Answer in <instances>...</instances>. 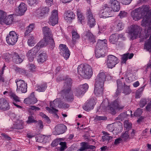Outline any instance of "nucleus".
Instances as JSON below:
<instances>
[{
	"label": "nucleus",
	"mask_w": 151,
	"mask_h": 151,
	"mask_svg": "<svg viewBox=\"0 0 151 151\" xmlns=\"http://www.w3.org/2000/svg\"><path fill=\"white\" fill-rule=\"evenodd\" d=\"M11 55L8 53L4 54L3 56V58L6 61L9 60L10 59Z\"/></svg>",
	"instance_id": "nucleus-58"
},
{
	"label": "nucleus",
	"mask_w": 151,
	"mask_h": 151,
	"mask_svg": "<svg viewBox=\"0 0 151 151\" xmlns=\"http://www.w3.org/2000/svg\"><path fill=\"white\" fill-rule=\"evenodd\" d=\"M75 15L74 13L70 11H67L64 14V19L67 22H70L74 19Z\"/></svg>",
	"instance_id": "nucleus-28"
},
{
	"label": "nucleus",
	"mask_w": 151,
	"mask_h": 151,
	"mask_svg": "<svg viewBox=\"0 0 151 151\" xmlns=\"http://www.w3.org/2000/svg\"><path fill=\"white\" fill-rule=\"evenodd\" d=\"M83 37L89 41L93 42L95 41V37L93 34L90 32H88L83 34Z\"/></svg>",
	"instance_id": "nucleus-36"
},
{
	"label": "nucleus",
	"mask_w": 151,
	"mask_h": 151,
	"mask_svg": "<svg viewBox=\"0 0 151 151\" xmlns=\"http://www.w3.org/2000/svg\"><path fill=\"white\" fill-rule=\"evenodd\" d=\"M151 108V100L150 102L146 106V110L148 111H150V109Z\"/></svg>",
	"instance_id": "nucleus-63"
},
{
	"label": "nucleus",
	"mask_w": 151,
	"mask_h": 151,
	"mask_svg": "<svg viewBox=\"0 0 151 151\" xmlns=\"http://www.w3.org/2000/svg\"><path fill=\"white\" fill-rule=\"evenodd\" d=\"M118 88L122 87V83L120 80H118L117 81Z\"/></svg>",
	"instance_id": "nucleus-60"
},
{
	"label": "nucleus",
	"mask_w": 151,
	"mask_h": 151,
	"mask_svg": "<svg viewBox=\"0 0 151 151\" xmlns=\"http://www.w3.org/2000/svg\"><path fill=\"white\" fill-rule=\"evenodd\" d=\"M72 40L73 44L75 43L76 41L80 38V36L76 30H73L72 31Z\"/></svg>",
	"instance_id": "nucleus-38"
},
{
	"label": "nucleus",
	"mask_w": 151,
	"mask_h": 151,
	"mask_svg": "<svg viewBox=\"0 0 151 151\" xmlns=\"http://www.w3.org/2000/svg\"><path fill=\"white\" fill-rule=\"evenodd\" d=\"M45 45L43 44L42 42H39L36 46L28 51L27 53V56L30 62L33 60L34 58L36 57V53L40 48L45 47Z\"/></svg>",
	"instance_id": "nucleus-5"
},
{
	"label": "nucleus",
	"mask_w": 151,
	"mask_h": 151,
	"mask_svg": "<svg viewBox=\"0 0 151 151\" xmlns=\"http://www.w3.org/2000/svg\"><path fill=\"white\" fill-rule=\"evenodd\" d=\"M27 109L29 112L31 113L32 112L33 110H35V111H39L40 110L39 107L34 106H30L29 107L27 108Z\"/></svg>",
	"instance_id": "nucleus-46"
},
{
	"label": "nucleus",
	"mask_w": 151,
	"mask_h": 151,
	"mask_svg": "<svg viewBox=\"0 0 151 151\" xmlns=\"http://www.w3.org/2000/svg\"><path fill=\"white\" fill-rule=\"evenodd\" d=\"M104 86L101 84L95 83L94 93L97 96H101L103 95L104 91Z\"/></svg>",
	"instance_id": "nucleus-21"
},
{
	"label": "nucleus",
	"mask_w": 151,
	"mask_h": 151,
	"mask_svg": "<svg viewBox=\"0 0 151 151\" xmlns=\"http://www.w3.org/2000/svg\"><path fill=\"white\" fill-rule=\"evenodd\" d=\"M42 31L44 34V39L40 42H42L45 44V47L47 46L50 49H53L55 44L50 28L47 27H44L42 28Z\"/></svg>",
	"instance_id": "nucleus-2"
},
{
	"label": "nucleus",
	"mask_w": 151,
	"mask_h": 151,
	"mask_svg": "<svg viewBox=\"0 0 151 151\" xmlns=\"http://www.w3.org/2000/svg\"><path fill=\"white\" fill-rule=\"evenodd\" d=\"M106 78V75L105 73L102 70H101L97 76L95 83L101 84V86L104 85Z\"/></svg>",
	"instance_id": "nucleus-17"
},
{
	"label": "nucleus",
	"mask_w": 151,
	"mask_h": 151,
	"mask_svg": "<svg viewBox=\"0 0 151 151\" xmlns=\"http://www.w3.org/2000/svg\"><path fill=\"white\" fill-rule=\"evenodd\" d=\"M141 30L139 27L136 25H132L128 28V32L132 40H134L139 35Z\"/></svg>",
	"instance_id": "nucleus-6"
},
{
	"label": "nucleus",
	"mask_w": 151,
	"mask_h": 151,
	"mask_svg": "<svg viewBox=\"0 0 151 151\" xmlns=\"http://www.w3.org/2000/svg\"><path fill=\"white\" fill-rule=\"evenodd\" d=\"M48 57L45 53H41L38 56L37 61L39 63H42L45 62L47 60Z\"/></svg>",
	"instance_id": "nucleus-37"
},
{
	"label": "nucleus",
	"mask_w": 151,
	"mask_h": 151,
	"mask_svg": "<svg viewBox=\"0 0 151 151\" xmlns=\"http://www.w3.org/2000/svg\"><path fill=\"white\" fill-rule=\"evenodd\" d=\"M103 134L105 135L102 137V139L103 142L105 141H109V140L111 139L112 137L111 136H109V134L107 132H103Z\"/></svg>",
	"instance_id": "nucleus-42"
},
{
	"label": "nucleus",
	"mask_w": 151,
	"mask_h": 151,
	"mask_svg": "<svg viewBox=\"0 0 151 151\" xmlns=\"http://www.w3.org/2000/svg\"><path fill=\"white\" fill-rule=\"evenodd\" d=\"M10 106L8 101L4 98L0 99V109L3 111L9 110Z\"/></svg>",
	"instance_id": "nucleus-23"
},
{
	"label": "nucleus",
	"mask_w": 151,
	"mask_h": 151,
	"mask_svg": "<svg viewBox=\"0 0 151 151\" xmlns=\"http://www.w3.org/2000/svg\"><path fill=\"white\" fill-rule=\"evenodd\" d=\"M148 28L146 33L145 38H147L149 35L150 37L149 38L145 41L144 48L147 51H149L151 50V27L150 26V25Z\"/></svg>",
	"instance_id": "nucleus-15"
},
{
	"label": "nucleus",
	"mask_w": 151,
	"mask_h": 151,
	"mask_svg": "<svg viewBox=\"0 0 151 151\" xmlns=\"http://www.w3.org/2000/svg\"><path fill=\"white\" fill-rule=\"evenodd\" d=\"M35 122V120L34 116L32 115L28 117V119L27 121L28 123H30Z\"/></svg>",
	"instance_id": "nucleus-54"
},
{
	"label": "nucleus",
	"mask_w": 151,
	"mask_h": 151,
	"mask_svg": "<svg viewBox=\"0 0 151 151\" xmlns=\"http://www.w3.org/2000/svg\"><path fill=\"white\" fill-rule=\"evenodd\" d=\"M34 27V24H30L28 27H27V29L24 33L25 36H27L29 33L31 32Z\"/></svg>",
	"instance_id": "nucleus-43"
},
{
	"label": "nucleus",
	"mask_w": 151,
	"mask_h": 151,
	"mask_svg": "<svg viewBox=\"0 0 151 151\" xmlns=\"http://www.w3.org/2000/svg\"><path fill=\"white\" fill-rule=\"evenodd\" d=\"M124 35L122 34H114L111 35L109 38V42L112 44H116L120 38H123Z\"/></svg>",
	"instance_id": "nucleus-22"
},
{
	"label": "nucleus",
	"mask_w": 151,
	"mask_h": 151,
	"mask_svg": "<svg viewBox=\"0 0 151 151\" xmlns=\"http://www.w3.org/2000/svg\"><path fill=\"white\" fill-rule=\"evenodd\" d=\"M34 39V37L32 35H29L27 41V43L29 46H32L34 45L35 42Z\"/></svg>",
	"instance_id": "nucleus-41"
},
{
	"label": "nucleus",
	"mask_w": 151,
	"mask_h": 151,
	"mask_svg": "<svg viewBox=\"0 0 151 151\" xmlns=\"http://www.w3.org/2000/svg\"><path fill=\"white\" fill-rule=\"evenodd\" d=\"M132 124L128 120L125 121L124 123V127L127 130L129 131V129L132 127Z\"/></svg>",
	"instance_id": "nucleus-45"
},
{
	"label": "nucleus",
	"mask_w": 151,
	"mask_h": 151,
	"mask_svg": "<svg viewBox=\"0 0 151 151\" xmlns=\"http://www.w3.org/2000/svg\"><path fill=\"white\" fill-rule=\"evenodd\" d=\"M86 16L87 24L91 28L93 27L96 24V20L90 9L87 10Z\"/></svg>",
	"instance_id": "nucleus-9"
},
{
	"label": "nucleus",
	"mask_w": 151,
	"mask_h": 151,
	"mask_svg": "<svg viewBox=\"0 0 151 151\" xmlns=\"http://www.w3.org/2000/svg\"><path fill=\"white\" fill-rule=\"evenodd\" d=\"M113 9L111 7L106 4H104L99 13V16L101 18H107L111 17Z\"/></svg>",
	"instance_id": "nucleus-7"
},
{
	"label": "nucleus",
	"mask_w": 151,
	"mask_h": 151,
	"mask_svg": "<svg viewBox=\"0 0 151 151\" xmlns=\"http://www.w3.org/2000/svg\"><path fill=\"white\" fill-rule=\"evenodd\" d=\"M127 12L124 11H121L119 14V16L122 18L127 16Z\"/></svg>",
	"instance_id": "nucleus-57"
},
{
	"label": "nucleus",
	"mask_w": 151,
	"mask_h": 151,
	"mask_svg": "<svg viewBox=\"0 0 151 151\" xmlns=\"http://www.w3.org/2000/svg\"><path fill=\"white\" fill-rule=\"evenodd\" d=\"M123 92L126 94H128L131 92V91L129 87L127 86H124V90Z\"/></svg>",
	"instance_id": "nucleus-51"
},
{
	"label": "nucleus",
	"mask_w": 151,
	"mask_h": 151,
	"mask_svg": "<svg viewBox=\"0 0 151 151\" xmlns=\"http://www.w3.org/2000/svg\"><path fill=\"white\" fill-rule=\"evenodd\" d=\"M66 129V126L63 124H58L55 127L53 133L56 135L62 134L65 132Z\"/></svg>",
	"instance_id": "nucleus-19"
},
{
	"label": "nucleus",
	"mask_w": 151,
	"mask_h": 151,
	"mask_svg": "<svg viewBox=\"0 0 151 151\" xmlns=\"http://www.w3.org/2000/svg\"><path fill=\"white\" fill-rule=\"evenodd\" d=\"M78 72L81 76L88 78L91 77L93 74L91 67L87 64H81L78 67Z\"/></svg>",
	"instance_id": "nucleus-4"
},
{
	"label": "nucleus",
	"mask_w": 151,
	"mask_h": 151,
	"mask_svg": "<svg viewBox=\"0 0 151 151\" xmlns=\"http://www.w3.org/2000/svg\"><path fill=\"white\" fill-rule=\"evenodd\" d=\"M17 13L19 15H23L27 9V5L24 3H21L19 5Z\"/></svg>",
	"instance_id": "nucleus-31"
},
{
	"label": "nucleus",
	"mask_w": 151,
	"mask_h": 151,
	"mask_svg": "<svg viewBox=\"0 0 151 151\" xmlns=\"http://www.w3.org/2000/svg\"><path fill=\"white\" fill-rule=\"evenodd\" d=\"M27 67L28 68V70L30 71L33 72L35 70V67L33 64H29L27 65Z\"/></svg>",
	"instance_id": "nucleus-49"
},
{
	"label": "nucleus",
	"mask_w": 151,
	"mask_h": 151,
	"mask_svg": "<svg viewBox=\"0 0 151 151\" xmlns=\"http://www.w3.org/2000/svg\"><path fill=\"white\" fill-rule=\"evenodd\" d=\"M131 15L133 19L135 21H138L141 18H142L141 14L137 9H136L132 11Z\"/></svg>",
	"instance_id": "nucleus-29"
},
{
	"label": "nucleus",
	"mask_w": 151,
	"mask_h": 151,
	"mask_svg": "<svg viewBox=\"0 0 151 151\" xmlns=\"http://www.w3.org/2000/svg\"><path fill=\"white\" fill-rule=\"evenodd\" d=\"M123 4L128 5L129 4L132 0H122Z\"/></svg>",
	"instance_id": "nucleus-62"
},
{
	"label": "nucleus",
	"mask_w": 151,
	"mask_h": 151,
	"mask_svg": "<svg viewBox=\"0 0 151 151\" xmlns=\"http://www.w3.org/2000/svg\"><path fill=\"white\" fill-rule=\"evenodd\" d=\"M1 135H2L3 137H4V138L8 140H10L11 139V138L10 137H9L7 135L5 134H2Z\"/></svg>",
	"instance_id": "nucleus-64"
},
{
	"label": "nucleus",
	"mask_w": 151,
	"mask_h": 151,
	"mask_svg": "<svg viewBox=\"0 0 151 151\" xmlns=\"http://www.w3.org/2000/svg\"><path fill=\"white\" fill-rule=\"evenodd\" d=\"M137 9L141 14V16L143 18L142 22V24L143 26H148V27H151V24H150L151 19L150 18L147 16L149 12L151 14V9L150 10V7L148 5H143Z\"/></svg>",
	"instance_id": "nucleus-3"
},
{
	"label": "nucleus",
	"mask_w": 151,
	"mask_h": 151,
	"mask_svg": "<svg viewBox=\"0 0 151 151\" xmlns=\"http://www.w3.org/2000/svg\"><path fill=\"white\" fill-rule=\"evenodd\" d=\"M106 49L104 50V48H96L95 51V56L96 58H98L104 56V55L106 52Z\"/></svg>",
	"instance_id": "nucleus-33"
},
{
	"label": "nucleus",
	"mask_w": 151,
	"mask_h": 151,
	"mask_svg": "<svg viewBox=\"0 0 151 151\" xmlns=\"http://www.w3.org/2000/svg\"><path fill=\"white\" fill-rule=\"evenodd\" d=\"M46 84L43 83L40 85H38L36 87L37 90L40 92L44 91L47 88Z\"/></svg>",
	"instance_id": "nucleus-40"
},
{
	"label": "nucleus",
	"mask_w": 151,
	"mask_h": 151,
	"mask_svg": "<svg viewBox=\"0 0 151 151\" xmlns=\"http://www.w3.org/2000/svg\"><path fill=\"white\" fill-rule=\"evenodd\" d=\"M18 39V35L14 31L10 32L6 37V40L7 43L9 45H14L17 42Z\"/></svg>",
	"instance_id": "nucleus-8"
},
{
	"label": "nucleus",
	"mask_w": 151,
	"mask_h": 151,
	"mask_svg": "<svg viewBox=\"0 0 151 151\" xmlns=\"http://www.w3.org/2000/svg\"><path fill=\"white\" fill-rule=\"evenodd\" d=\"M9 96L12 100L16 102L20 101V98L12 91L10 93Z\"/></svg>",
	"instance_id": "nucleus-39"
},
{
	"label": "nucleus",
	"mask_w": 151,
	"mask_h": 151,
	"mask_svg": "<svg viewBox=\"0 0 151 151\" xmlns=\"http://www.w3.org/2000/svg\"><path fill=\"white\" fill-rule=\"evenodd\" d=\"M45 137L44 135H40L37 137V141L39 142H43Z\"/></svg>",
	"instance_id": "nucleus-56"
},
{
	"label": "nucleus",
	"mask_w": 151,
	"mask_h": 151,
	"mask_svg": "<svg viewBox=\"0 0 151 151\" xmlns=\"http://www.w3.org/2000/svg\"><path fill=\"white\" fill-rule=\"evenodd\" d=\"M58 11L57 10H54L52 12L48 23L50 25L54 26L58 23Z\"/></svg>",
	"instance_id": "nucleus-13"
},
{
	"label": "nucleus",
	"mask_w": 151,
	"mask_h": 151,
	"mask_svg": "<svg viewBox=\"0 0 151 151\" xmlns=\"http://www.w3.org/2000/svg\"><path fill=\"white\" fill-rule=\"evenodd\" d=\"M81 147L79 150L80 151H83L86 150H93L96 147L94 146L89 145L88 143L85 142H82L81 143Z\"/></svg>",
	"instance_id": "nucleus-32"
},
{
	"label": "nucleus",
	"mask_w": 151,
	"mask_h": 151,
	"mask_svg": "<svg viewBox=\"0 0 151 151\" xmlns=\"http://www.w3.org/2000/svg\"><path fill=\"white\" fill-rule=\"evenodd\" d=\"M129 55V53H127L124 54L122 57V63H125L126 61L127 60L128 57Z\"/></svg>",
	"instance_id": "nucleus-52"
},
{
	"label": "nucleus",
	"mask_w": 151,
	"mask_h": 151,
	"mask_svg": "<svg viewBox=\"0 0 151 151\" xmlns=\"http://www.w3.org/2000/svg\"><path fill=\"white\" fill-rule=\"evenodd\" d=\"M88 88V84L85 83L80 85L74 92L75 95L78 97H82Z\"/></svg>",
	"instance_id": "nucleus-11"
},
{
	"label": "nucleus",
	"mask_w": 151,
	"mask_h": 151,
	"mask_svg": "<svg viewBox=\"0 0 151 151\" xmlns=\"http://www.w3.org/2000/svg\"><path fill=\"white\" fill-rule=\"evenodd\" d=\"M15 55L16 57V62L17 63H22L24 59V57L22 56L20 57V56L18 55L17 54H16Z\"/></svg>",
	"instance_id": "nucleus-48"
},
{
	"label": "nucleus",
	"mask_w": 151,
	"mask_h": 151,
	"mask_svg": "<svg viewBox=\"0 0 151 151\" xmlns=\"http://www.w3.org/2000/svg\"><path fill=\"white\" fill-rule=\"evenodd\" d=\"M37 101V100L35 97L34 93H33L28 98H26L24 100L25 103L29 105L34 104Z\"/></svg>",
	"instance_id": "nucleus-26"
},
{
	"label": "nucleus",
	"mask_w": 151,
	"mask_h": 151,
	"mask_svg": "<svg viewBox=\"0 0 151 151\" xmlns=\"http://www.w3.org/2000/svg\"><path fill=\"white\" fill-rule=\"evenodd\" d=\"M107 41L106 39L99 40L96 45V47L104 48V50L107 48Z\"/></svg>",
	"instance_id": "nucleus-35"
},
{
	"label": "nucleus",
	"mask_w": 151,
	"mask_h": 151,
	"mask_svg": "<svg viewBox=\"0 0 151 151\" xmlns=\"http://www.w3.org/2000/svg\"><path fill=\"white\" fill-rule=\"evenodd\" d=\"M60 53L66 60L68 59L70 55V52L65 45L61 44L59 46Z\"/></svg>",
	"instance_id": "nucleus-16"
},
{
	"label": "nucleus",
	"mask_w": 151,
	"mask_h": 151,
	"mask_svg": "<svg viewBox=\"0 0 151 151\" xmlns=\"http://www.w3.org/2000/svg\"><path fill=\"white\" fill-rule=\"evenodd\" d=\"M96 119L98 120H105L107 119L106 117L105 116H96Z\"/></svg>",
	"instance_id": "nucleus-59"
},
{
	"label": "nucleus",
	"mask_w": 151,
	"mask_h": 151,
	"mask_svg": "<svg viewBox=\"0 0 151 151\" xmlns=\"http://www.w3.org/2000/svg\"><path fill=\"white\" fill-rule=\"evenodd\" d=\"M60 145L61 146L60 148L61 151H63L66 148V143L65 142H60Z\"/></svg>",
	"instance_id": "nucleus-55"
},
{
	"label": "nucleus",
	"mask_w": 151,
	"mask_h": 151,
	"mask_svg": "<svg viewBox=\"0 0 151 151\" xmlns=\"http://www.w3.org/2000/svg\"><path fill=\"white\" fill-rule=\"evenodd\" d=\"M28 3L31 5L35 3L36 0H27Z\"/></svg>",
	"instance_id": "nucleus-61"
},
{
	"label": "nucleus",
	"mask_w": 151,
	"mask_h": 151,
	"mask_svg": "<svg viewBox=\"0 0 151 151\" xmlns=\"http://www.w3.org/2000/svg\"><path fill=\"white\" fill-rule=\"evenodd\" d=\"M49 8L46 6H41L35 11V15L40 17H42L48 13Z\"/></svg>",
	"instance_id": "nucleus-20"
},
{
	"label": "nucleus",
	"mask_w": 151,
	"mask_h": 151,
	"mask_svg": "<svg viewBox=\"0 0 151 151\" xmlns=\"http://www.w3.org/2000/svg\"><path fill=\"white\" fill-rule=\"evenodd\" d=\"M24 127V122L21 120H17L14 122V124L10 128V131L12 129H22Z\"/></svg>",
	"instance_id": "nucleus-24"
},
{
	"label": "nucleus",
	"mask_w": 151,
	"mask_h": 151,
	"mask_svg": "<svg viewBox=\"0 0 151 151\" xmlns=\"http://www.w3.org/2000/svg\"><path fill=\"white\" fill-rule=\"evenodd\" d=\"M124 28V25L122 22H119L116 26V29L118 31Z\"/></svg>",
	"instance_id": "nucleus-53"
},
{
	"label": "nucleus",
	"mask_w": 151,
	"mask_h": 151,
	"mask_svg": "<svg viewBox=\"0 0 151 151\" xmlns=\"http://www.w3.org/2000/svg\"><path fill=\"white\" fill-rule=\"evenodd\" d=\"M92 100L87 101L83 106V109L86 111H89L91 109H93L94 106L96 104V102Z\"/></svg>",
	"instance_id": "nucleus-25"
},
{
	"label": "nucleus",
	"mask_w": 151,
	"mask_h": 151,
	"mask_svg": "<svg viewBox=\"0 0 151 151\" xmlns=\"http://www.w3.org/2000/svg\"><path fill=\"white\" fill-rule=\"evenodd\" d=\"M142 112V109L140 108H138L136 111L134 113V116H140Z\"/></svg>",
	"instance_id": "nucleus-50"
},
{
	"label": "nucleus",
	"mask_w": 151,
	"mask_h": 151,
	"mask_svg": "<svg viewBox=\"0 0 151 151\" xmlns=\"http://www.w3.org/2000/svg\"><path fill=\"white\" fill-rule=\"evenodd\" d=\"M17 85V91L18 92L25 93L27 91V85L23 80L17 79L15 80Z\"/></svg>",
	"instance_id": "nucleus-10"
},
{
	"label": "nucleus",
	"mask_w": 151,
	"mask_h": 151,
	"mask_svg": "<svg viewBox=\"0 0 151 151\" xmlns=\"http://www.w3.org/2000/svg\"><path fill=\"white\" fill-rule=\"evenodd\" d=\"M124 106L121 105L120 102L118 100H116L110 105H109L108 107L109 108L111 111L112 113H115L116 110H120L123 109Z\"/></svg>",
	"instance_id": "nucleus-14"
},
{
	"label": "nucleus",
	"mask_w": 151,
	"mask_h": 151,
	"mask_svg": "<svg viewBox=\"0 0 151 151\" xmlns=\"http://www.w3.org/2000/svg\"><path fill=\"white\" fill-rule=\"evenodd\" d=\"M59 103V99H55L52 102L50 103V107H46V109L49 113H56L58 111V110L55 108L58 106Z\"/></svg>",
	"instance_id": "nucleus-18"
},
{
	"label": "nucleus",
	"mask_w": 151,
	"mask_h": 151,
	"mask_svg": "<svg viewBox=\"0 0 151 151\" xmlns=\"http://www.w3.org/2000/svg\"><path fill=\"white\" fill-rule=\"evenodd\" d=\"M110 3L111 5V8L113 11L116 12L119 10L120 3L117 0H111Z\"/></svg>",
	"instance_id": "nucleus-30"
},
{
	"label": "nucleus",
	"mask_w": 151,
	"mask_h": 151,
	"mask_svg": "<svg viewBox=\"0 0 151 151\" xmlns=\"http://www.w3.org/2000/svg\"><path fill=\"white\" fill-rule=\"evenodd\" d=\"M72 80L68 78L65 80L63 86V89L61 91V94L65 101H71L73 100L74 97L71 91Z\"/></svg>",
	"instance_id": "nucleus-1"
},
{
	"label": "nucleus",
	"mask_w": 151,
	"mask_h": 151,
	"mask_svg": "<svg viewBox=\"0 0 151 151\" xmlns=\"http://www.w3.org/2000/svg\"><path fill=\"white\" fill-rule=\"evenodd\" d=\"M14 18L12 15H7L0 24H5L7 25H9L12 24Z\"/></svg>",
	"instance_id": "nucleus-34"
},
{
	"label": "nucleus",
	"mask_w": 151,
	"mask_h": 151,
	"mask_svg": "<svg viewBox=\"0 0 151 151\" xmlns=\"http://www.w3.org/2000/svg\"><path fill=\"white\" fill-rule=\"evenodd\" d=\"M130 131L127 130L123 133L121 136V138L122 140L125 141L127 139H128L130 137H133L134 134V130L132 129Z\"/></svg>",
	"instance_id": "nucleus-27"
},
{
	"label": "nucleus",
	"mask_w": 151,
	"mask_h": 151,
	"mask_svg": "<svg viewBox=\"0 0 151 151\" xmlns=\"http://www.w3.org/2000/svg\"><path fill=\"white\" fill-rule=\"evenodd\" d=\"M77 12L78 20L81 22L84 19L85 17L80 10L78 9Z\"/></svg>",
	"instance_id": "nucleus-44"
},
{
	"label": "nucleus",
	"mask_w": 151,
	"mask_h": 151,
	"mask_svg": "<svg viewBox=\"0 0 151 151\" xmlns=\"http://www.w3.org/2000/svg\"><path fill=\"white\" fill-rule=\"evenodd\" d=\"M119 60L116 57L112 55H109L108 56L106 61L107 67L110 68H112L119 62Z\"/></svg>",
	"instance_id": "nucleus-12"
},
{
	"label": "nucleus",
	"mask_w": 151,
	"mask_h": 151,
	"mask_svg": "<svg viewBox=\"0 0 151 151\" xmlns=\"http://www.w3.org/2000/svg\"><path fill=\"white\" fill-rule=\"evenodd\" d=\"M148 99H142L140 101L139 105L140 107H143L146 104L147 102L149 101Z\"/></svg>",
	"instance_id": "nucleus-47"
}]
</instances>
